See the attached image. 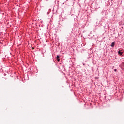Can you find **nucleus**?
<instances>
[{
    "mask_svg": "<svg viewBox=\"0 0 124 124\" xmlns=\"http://www.w3.org/2000/svg\"><path fill=\"white\" fill-rule=\"evenodd\" d=\"M110 46H111V47H114L115 46V42H112L111 44L110 45Z\"/></svg>",
    "mask_w": 124,
    "mask_h": 124,
    "instance_id": "2",
    "label": "nucleus"
},
{
    "mask_svg": "<svg viewBox=\"0 0 124 124\" xmlns=\"http://www.w3.org/2000/svg\"><path fill=\"white\" fill-rule=\"evenodd\" d=\"M114 71H115L116 72V71H117V69H114Z\"/></svg>",
    "mask_w": 124,
    "mask_h": 124,
    "instance_id": "4",
    "label": "nucleus"
},
{
    "mask_svg": "<svg viewBox=\"0 0 124 124\" xmlns=\"http://www.w3.org/2000/svg\"><path fill=\"white\" fill-rule=\"evenodd\" d=\"M112 1L114 0H111Z\"/></svg>",
    "mask_w": 124,
    "mask_h": 124,
    "instance_id": "5",
    "label": "nucleus"
},
{
    "mask_svg": "<svg viewBox=\"0 0 124 124\" xmlns=\"http://www.w3.org/2000/svg\"><path fill=\"white\" fill-rule=\"evenodd\" d=\"M118 53L119 56H122V55H123V52L121 51L120 50L118 51Z\"/></svg>",
    "mask_w": 124,
    "mask_h": 124,
    "instance_id": "1",
    "label": "nucleus"
},
{
    "mask_svg": "<svg viewBox=\"0 0 124 124\" xmlns=\"http://www.w3.org/2000/svg\"><path fill=\"white\" fill-rule=\"evenodd\" d=\"M56 59H57V61L59 62L60 61V56L57 55L56 57Z\"/></svg>",
    "mask_w": 124,
    "mask_h": 124,
    "instance_id": "3",
    "label": "nucleus"
}]
</instances>
